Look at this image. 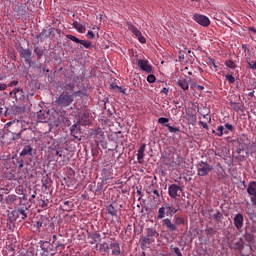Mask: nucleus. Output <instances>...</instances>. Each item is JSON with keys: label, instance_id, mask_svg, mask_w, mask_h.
<instances>
[{"label": "nucleus", "instance_id": "13", "mask_svg": "<svg viewBox=\"0 0 256 256\" xmlns=\"http://www.w3.org/2000/svg\"><path fill=\"white\" fill-rule=\"evenodd\" d=\"M146 236L155 243V239H159V232L155 228H147Z\"/></svg>", "mask_w": 256, "mask_h": 256}, {"label": "nucleus", "instance_id": "37", "mask_svg": "<svg viewBox=\"0 0 256 256\" xmlns=\"http://www.w3.org/2000/svg\"><path fill=\"white\" fill-rule=\"evenodd\" d=\"M206 234L213 237V235H217V230H215L213 227H208L206 228Z\"/></svg>", "mask_w": 256, "mask_h": 256}, {"label": "nucleus", "instance_id": "57", "mask_svg": "<svg viewBox=\"0 0 256 256\" xmlns=\"http://www.w3.org/2000/svg\"><path fill=\"white\" fill-rule=\"evenodd\" d=\"M38 221H40V223H47L49 221V218L47 216H40V219Z\"/></svg>", "mask_w": 256, "mask_h": 256}, {"label": "nucleus", "instance_id": "16", "mask_svg": "<svg viewBox=\"0 0 256 256\" xmlns=\"http://www.w3.org/2000/svg\"><path fill=\"white\" fill-rule=\"evenodd\" d=\"M147 147V144H142L137 152V161L138 163H143V159L145 157V149Z\"/></svg>", "mask_w": 256, "mask_h": 256}, {"label": "nucleus", "instance_id": "3", "mask_svg": "<svg viewBox=\"0 0 256 256\" xmlns=\"http://www.w3.org/2000/svg\"><path fill=\"white\" fill-rule=\"evenodd\" d=\"M75 101V95L69 94L67 91H63L59 97L56 99L57 105L59 107H69Z\"/></svg>", "mask_w": 256, "mask_h": 256}, {"label": "nucleus", "instance_id": "58", "mask_svg": "<svg viewBox=\"0 0 256 256\" xmlns=\"http://www.w3.org/2000/svg\"><path fill=\"white\" fill-rule=\"evenodd\" d=\"M86 37L88 39H93L95 37V34L93 33V31L89 30L86 34Z\"/></svg>", "mask_w": 256, "mask_h": 256}, {"label": "nucleus", "instance_id": "64", "mask_svg": "<svg viewBox=\"0 0 256 256\" xmlns=\"http://www.w3.org/2000/svg\"><path fill=\"white\" fill-rule=\"evenodd\" d=\"M133 35H135L136 37H141V32L139 31V29L136 28V30H134V32H132Z\"/></svg>", "mask_w": 256, "mask_h": 256}, {"label": "nucleus", "instance_id": "35", "mask_svg": "<svg viewBox=\"0 0 256 256\" xmlns=\"http://www.w3.org/2000/svg\"><path fill=\"white\" fill-rule=\"evenodd\" d=\"M247 64L250 69L256 71V60L247 59Z\"/></svg>", "mask_w": 256, "mask_h": 256}, {"label": "nucleus", "instance_id": "43", "mask_svg": "<svg viewBox=\"0 0 256 256\" xmlns=\"http://www.w3.org/2000/svg\"><path fill=\"white\" fill-rule=\"evenodd\" d=\"M66 37L70 40L73 41L74 43H80L81 40L77 37H75L74 35L71 34H67Z\"/></svg>", "mask_w": 256, "mask_h": 256}, {"label": "nucleus", "instance_id": "40", "mask_svg": "<svg viewBox=\"0 0 256 256\" xmlns=\"http://www.w3.org/2000/svg\"><path fill=\"white\" fill-rule=\"evenodd\" d=\"M165 127H167V129H168V131L170 133H177V132H179V128L173 127V126H171L169 124H165Z\"/></svg>", "mask_w": 256, "mask_h": 256}, {"label": "nucleus", "instance_id": "2", "mask_svg": "<svg viewBox=\"0 0 256 256\" xmlns=\"http://www.w3.org/2000/svg\"><path fill=\"white\" fill-rule=\"evenodd\" d=\"M29 217V208L28 207H18L8 213V219L12 221H17V219H22L25 221Z\"/></svg>", "mask_w": 256, "mask_h": 256}, {"label": "nucleus", "instance_id": "41", "mask_svg": "<svg viewBox=\"0 0 256 256\" xmlns=\"http://www.w3.org/2000/svg\"><path fill=\"white\" fill-rule=\"evenodd\" d=\"M16 196L15 195H8L6 197V203L9 205L11 203H15Z\"/></svg>", "mask_w": 256, "mask_h": 256}, {"label": "nucleus", "instance_id": "52", "mask_svg": "<svg viewBox=\"0 0 256 256\" xmlns=\"http://www.w3.org/2000/svg\"><path fill=\"white\" fill-rule=\"evenodd\" d=\"M156 80H157V78H156L155 75H153V74H150V75H148V77H147L148 83H155Z\"/></svg>", "mask_w": 256, "mask_h": 256}, {"label": "nucleus", "instance_id": "49", "mask_svg": "<svg viewBox=\"0 0 256 256\" xmlns=\"http://www.w3.org/2000/svg\"><path fill=\"white\" fill-rule=\"evenodd\" d=\"M35 227H37V229H41V227H47V222H40L39 220L36 221L35 223Z\"/></svg>", "mask_w": 256, "mask_h": 256}, {"label": "nucleus", "instance_id": "19", "mask_svg": "<svg viewBox=\"0 0 256 256\" xmlns=\"http://www.w3.org/2000/svg\"><path fill=\"white\" fill-rule=\"evenodd\" d=\"M109 247L110 245L107 244V242H103L101 244H96V249L100 251V253H109Z\"/></svg>", "mask_w": 256, "mask_h": 256}, {"label": "nucleus", "instance_id": "48", "mask_svg": "<svg viewBox=\"0 0 256 256\" xmlns=\"http://www.w3.org/2000/svg\"><path fill=\"white\" fill-rule=\"evenodd\" d=\"M63 122V117L58 116L57 120L53 122L54 127H59L61 123Z\"/></svg>", "mask_w": 256, "mask_h": 256}, {"label": "nucleus", "instance_id": "36", "mask_svg": "<svg viewBox=\"0 0 256 256\" xmlns=\"http://www.w3.org/2000/svg\"><path fill=\"white\" fill-rule=\"evenodd\" d=\"M225 65L229 69H236L237 68V65L235 64V62H233V60H226Z\"/></svg>", "mask_w": 256, "mask_h": 256}, {"label": "nucleus", "instance_id": "31", "mask_svg": "<svg viewBox=\"0 0 256 256\" xmlns=\"http://www.w3.org/2000/svg\"><path fill=\"white\" fill-rule=\"evenodd\" d=\"M102 176H103L104 181H109V179H113V176H111V171H109L107 169H104L102 171Z\"/></svg>", "mask_w": 256, "mask_h": 256}, {"label": "nucleus", "instance_id": "27", "mask_svg": "<svg viewBox=\"0 0 256 256\" xmlns=\"http://www.w3.org/2000/svg\"><path fill=\"white\" fill-rule=\"evenodd\" d=\"M90 237H91V239H93V241L90 242L91 245H95V243L101 242V235L99 233H97V232L92 233L90 235Z\"/></svg>", "mask_w": 256, "mask_h": 256}, {"label": "nucleus", "instance_id": "51", "mask_svg": "<svg viewBox=\"0 0 256 256\" xmlns=\"http://www.w3.org/2000/svg\"><path fill=\"white\" fill-rule=\"evenodd\" d=\"M158 123H159L160 125H165V123H169V118L160 117V118L158 119Z\"/></svg>", "mask_w": 256, "mask_h": 256}, {"label": "nucleus", "instance_id": "55", "mask_svg": "<svg viewBox=\"0 0 256 256\" xmlns=\"http://www.w3.org/2000/svg\"><path fill=\"white\" fill-rule=\"evenodd\" d=\"M138 41L140 43H147V39L143 36L142 33L140 34V36H138Z\"/></svg>", "mask_w": 256, "mask_h": 256}, {"label": "nucleus", "instance_id": "10", "mask_svg": "<svg viewBox=\"0 0 256 256\" xmlns=\"http://www.w3.org/2000/svg\"><path fill=\"white\" fill-rule=\"evenodd\" d=\"M245 223V218L243 214L238 213L234 216V226L236 227L237 231H241L243 229V225Z\"/></svg>", "mask_w": 256, "mask_h": 256}, {"label": "nucleus", "instance_id": "62", "mask_svg": "<svg viewBox=\"0 0 256 256\" xmlns=\"http://www.w3.org/2000/svg\"><path fill=\"white\" fill-rule=\"evenodd\" d=\"M199 125H201V127H203V129H209V125H207V123H205L203 121H199Z\"/></svg>", "mask_w": 256, "mask_h": 256}, {"label": "nucleus", "instance_id": "15", "mask_svg": "<svg viewBox=\"0 0 256 256\" xmlns=\"http://www.w3.org/2000/svg\"><path fill=\"white\" fill-rule=\"evenodd\" d=\"M109 249L112 251V255L119 256L121 255V246L118 242H112L109 246Z\"/></svg>", "mask_w": 256, "mask_h": 256}, {"label": "nucleus", "instance_id": "4", "mask_svg": "<svg viewBox=\"0 0 256 256\" xmlns=\"http://www.w3.org/2000/svg\"><path fill=\"white\" fill-rule=\"evenodd\" d=\"M196 169H197V176L198 177H207V175H209L210 172L213 171V166H211L207 162L200 161L196 165Z\"/></svg>", "mask_w": 256, "mask_h": 256}, {"label": "nucleus", "instance_id": "29", "mask_svg": "<svg viewBox=\"0 0 256 256\" xmlns=\"http://www.w3.org/2000/svg\"><path fill=\"white\" fill-rule=\"evenodd\" d=\"M140 243L142 247H146V245H151V243H154L152 239L148 238L147 236H143L140 239Z\"/></svg>", "mask_w": 256, "mask_h": 256}, {"label": "nucleus", "instance_id": "24", "mask_svg": "<svg viewBox=\"0 0 256 256\" xmlns=\"http://www.w3.org/2000/svg\"><path fill=\"white\" fill-rule=\"evenodd\" d=\"M217 133L216 135L218 137H223V135H229V131L227 130V128L223 125H220L218 128H217Z\"/></svg>", "mask_w": 256, "mask_h": 256}, {"label": "nucleus", "instance_id": "59", "mask_svg": "<svg viewBox=\"0 0 256 256\" xmlns=\"http://www.w3.org/2000/svg\"><path fill=\"white\" fill-rule=\"evenodd\" d=\"M42 185H51V179L49 178H44L42 180Z\"/></svg>", "mask_w": 256, "mask_h": 256}, {"label": "nucleus", "instance_id": "30", "mask_svg": "<svg viewBox=\"0 0 256 256\" xmlns=\"http://www.w3.org/2000/svg\"><path fill=\"white\" fill-rule=\"evenodd\" d=\"M185 223V218L183 216H175L174 217V225L179 227V225H183Z\"/></svg>", "mask_w": 256, "mask_h": 256}, {"label": "nucleus", "instance_id": "21", "mask_svg": "<svg viewBox=\"0 0 256 256\" xmlns=\"http://www.w3.org/2000/svg\"><path fill=\"white\" fill-rule=\"evenodd\" d=\"M27 129H22L19 133H13L11 130L6 131V135H9L11 133L12 141H19L21 139V135L23 134V131H26Z\"/></svg>", "mask_w": 256, "mask_h": 256}, {"label": "nucleus", "instance_id": "32", "mask_svg": "<svg viewBox=\"0 0 256 256\" xmlns=\"http://www.w3.org/2000/svg\"><path fill=\"white\" fill-rule=\"evenodd\" d=\"M53 32V29L50 28L48 31L47 30H43L40 34H39V37H42V38H47V37H51V33Z\"/></svg>", "mask_w": 256, "mask_h": 256}, {"label": "nucleus", "instance_id": "20", "mask_svg": "<svg viewBox=\"0 0 256 256\" xmlns=\"http://www.w3.org/2000/svg\"><path fill=\"white\" fill-rule=\"evenodd\" d=\"M183 91H189V82L186 79H179L176 83Z\"/></svg>", "mask_w": 256, "mask_h": 256}, {"label": "nucleus", "instance_id": "34", "mask_svg": "<svg viewBox=\"0 0 256 256\" xmlns=\"http://www.w3.org/2000/svg\"><path fill=\"white\" fill-rule=\"evenodd\" d=\"M213 219L217 222V223H221V219H223V213H221L220 211H218L217 213H215L213 215Z\"/></svg>", "mask_w": 256, "mask_h": 256}, {"label": "nucleus", "instance_id": "7", "mask_svg": "<svg viewBox=\"0 0 256 256\" xmlns=\"http://www.w3.org/2000/svg\"><path fill=\"white\" fill-rule=\"evenodd\" d=\"M193 19L194 21H196V23H198L199 25H202V27H209V25H211V21L205 15L195 14L193 16Z\"/></svg>", "mask_w": 256, "mask_h": 256}, {"label": "nucleus", "instance_id": "42", "mask_svg": "<svg viewBox=\"0 0 256 256\" xmlns=\"http://www.w3.org/2000/svg\"><path fill=\"white\" fill-rule=\"evenodd\" d=\"M171 251H174V253L177 256H183V254L181 253V249H179V247H174L173 245L170 246Z\"/></svg>", "mask_w": 256, "mask_h": 256}, {"label": "nucleus", "instance_id": "26", "mask_svg": "<svg viewBox=\"0 0 256 256\" xmlns=\"http://www.w3.org/2000/svg\"><path fill=\"white\" fill-rule=\"evenodd\" d=\"M106 211L108 215H111L112 217H117V208L113 206V204H110L106 207Z\"/></svg>", "mask_w": 256, "mask_h": 256}, {"label": "nucleus", "instance_id": "6", "mask_svg": "<svg viewBox=\"0 0 256 256\" xmlns=\"http://www.w3.org/2000/svg\"><path fill=\"white\" fill-rule=\"evenodd\" d=\"M18 52L20 53V57H22V59H24L26 65H28L29 67H31V57L33 55V52H31L30 49H25L23 47H20L18 49Z\"/></svg>", "mask_w": 256, "mask_h": 256}, {"label": "nucleus", "instance_id": "11", "mask_svg": "<svg viewBox=\"0 0 256 256\" xmlns=\"http://www.w3.org/2000/svg\"><path fill=\"white\" fill-rule=\"evenodd\" d=\"M42 251H44V253H49V255H55V251H57L58 248L55 247V245L49 242H44L41 246Z\"/></svg>", "mask_w": 256, "mask_h": 256}, {"label": "nucleus", "instance_id": "47", "mask_svg": "<svg viewBox=\"0 0 256 256\" xmlns=\"http://www.w3.org/2000/svg\"><path fill=\"white\" fill-rule=\"evenodd\" d=\"M80 123H82V125H84V127H87V125H91V120L89 119H84L83 117L80 118Z\"/></svg>", "mask_w": 256, "mask_h": 256}, {"label": "nucleus", "instance_id": "44", "mask_svg": "<svg viewBox=\"0 0 256 256\" xmlns=\"http://www.w3.org/2000/svg\"><path fill=\"white\" fill-rule=\"evenodd\" d=\"M79 44L83 45V47H85V49H90L91 48V42H89V41L80 40Z\"/></svg>", "mask_w": 256, "mask_h": 256}, {"label": "nucleus", "instance_id": "28", "mask_svg": "<svg viewBox=\"0 0 256 256\" xmlns=\"http://www.w3.org/2000/svg\"><path fill=\"white\" fill-rule=\"evenodd\" d=\"M13 165L18 167V169H23L25 167V162L23 161V158H16V160L13 161Z\"/></svg>", "mask_w": 256, "mask_h": 256}, {"label": "nucleus", "instance_id": "38", "mask_svg": "<svg viewBox=\"0 0 256 256\" xmlns=\"http://www.w3.org/2000/svg\"><path fill=\"white\" fill-rule=\"evenodd\" d=\"M17 93H23V89L14 88L13 91L10 92L11 97H15L17 99Z\"/></svg>", "mask_w": 256, "mask_h": 256}, {"label": "nucleus", "instance_id": "8", "mask_svg": "<svg viewBox=\"0 0 256 256\" xmlns=\"http://www.w3.org/2000/svg\"><path fill=\"white\" fill-rule=\"evenodd\" d=\"M89 135L93 139H98V141H101V142L105 140V132H103V129L101 128L90 130Z\"/></svg>", "mask_w": 256, "mask_h": 256}, {"label": "nucleus", "instance_id": "50", "mask_svg": "<svg viewBox=\"0 0 256 256\" xmlns=\"http://www.w3.org/2000/svg\"><path fill=\"white\" fill-rule=\"evenodd\" d=\"M224 127L226 128V131H230L231 133H233V131H235V126H233V125H231V124H229V123H226L225 125H224Z\"/></svg>", "mask_w": 256, "mask_h": 256}, {"label": "nucleus", "instance_id": "18", "mask_svg": "<svg viewBox=\"0 0 256 256\" xmlns=\"http://www.w3.org/2000/svg\"><path fill=\"white\" fill-rule=\"evenodd\" d=\"M247 193L250 197L256 195V181H252L248 184Z\"/></svg>", "mask_w": 256, "mask_h": 256}, {"label": "nucleus", "instance_id": "63", "mask_svg": "<svg viewBox=\"0 0 256 256\" xmlns=\"http://www.w3.org/2000/svg\"><path fill=\"white\" fill-rule=\"evenodd\" d=\"M252 205L256 207V195L250 197Z\"/></svg>", "mask_w": 256, "mask_h": 256}, {"label": "nucleus", "instance_id": "9", "mask_svg": "<svg viewBox=\"0 0 256 256\" xmlns=\"http://www.w3.org/2000/svg\"><path fill=\"white\" fill-rule=\"evenodd\" d=\"M138 67L145 73H153V66L149 65V60H138Z\"/></svg>", "mask_w": 256, "mask_h": 256}, {"label": "nucleus", "instance_id": "23", "mask_svg": "<svg viewBox=\"0 0 256 256\" xmlns=\"http://www.w3.org/2000/svg\"><path fill=\"white\" fill-rule=\"evenodd\" d=\"M245 247V242H243V239H240L238 242H235L232 246V249H235L236 251H243Z\"/></svg>", "mask_w": 256, "mask_h": 256}, {"label": "nucleus", "instance_id": "22", "mask_svg": "<svg viewBox=\"0 0 256 256\" xmlns=\"http://www.w3.org/2000/svg\"><path fill=\"white\" fill-rule=\"evenodd\" d=\"M25 155H33V147L31 145L25 146L21 151L20 157H25Z\"/></svg>", "mask_w": 256, "mask_h": 256}, {"label": "nucleus", "instance_id": "45", "mask_svg": "<svg viewBox=\"0 0 256 256\" xmlns=\"http://www.w3.org/2000/svg\"><path fill=\"white\" fill-rule=\"evenodd\" d=\"M63 89H65V91H73V89H75V85L74 84H71V83H69V84H64V86H63Z\"/></svg>", "mask_w": 256, "mask_h": 256}, {"label": "nucleus", "instance_id": "54", "mask_svg": "<svg viewBox=\"0 0 256 256\" xmlns=\"http://www.w3.org/2000/svg\"><path fill=\"white\" fill-rule=\"evenodd\" d=\"M127 27H128V30L131 31V33H133L134 30L137 29V27H135V25H133L132 23H127Z\"/></svg>", "mask_w": 256, "mask_h": 256}, {"label": "nucleus", "instance_id": "1", "mask_svg": "<svg viewBox=\"0 0 256 256\" xmlns=\"http://www.w3.org/2000/svg\"><path fill=\"white\" fill-rule=\"evenodd\" d=\"M179 208L175 207L173 204L166 203L164 206L160 207L158 209V215L156 216V219L159 221L161 219H165V215L167 217H173L176 213H178Z\"/></svg>", "mask_w": 256, "mask_h": 256}, {"label": "nucleus", "instance_id": "17", "mask_svg": "<svg viewBox=\"0 0 256 256\" xmlns=\"http://www.w3.org/2000/svg\"><path fill=\"white\" fill-rule=\"evenodd\" d=\"M79 131H81V125L79 123L73 124L70 127V133L72 135V137H75V139H79Z\"/></svg>", "mask_w": 256, "mask_h": 256}, {"label": "nucleus", "instance_id": "5", "mask_svg": "<svg viewBox=\"0 0 256 256\" xmlns=\"http://www.w3.org/2000/svg\"><path fill=\"white\" fill-rule=\"evenodd\" d=\"M52 243L53 245H55L56 249H60L61 251H63V249H65V246L67 245V243L65 242V239L63 238V235L61 234L53 235Z\"/></svg>", "mask_w": 256, "mask_h": 256}, {"label": "nucleus", "instance_id": "39", "mask_svg": "<svg viewBox=\"0 0 256 256\" xmlns=\"http://www.w3.org/2000/svg\"><path fill=\"white\" fill-rule=\"evenodd\" d=\"M34 53L37 55L38 59H41L43 57V49L39 47L34 48Z\"/></svg>", "mask_w": 256, "mask_h": 256}, {"label": "nucleus", "instance_id": "53", "mask_svg": "<svg viewBox=\"0 0 256 256\" xmlns=\"http://www.w3.org/2000/svg\"><path fill=\"white\" fill-rule=\"evenodd\" d=\"M149 195H155L153 196L154 199H159V191L158 190H152L148 192Z\"/></svg>", "mask_w": 256, "mask_h": 256}, {"label": "nucleus", "instance_id": "60", "mask_svg": "<svg viewBox=\"0 0 256 256\" xmlns=\"http://www.w3.org/2000/svg\"><path fill=\"white\" fill-rule=\"evenodd\" d=\"M71 202L70 201H65L64 202V207H67L66 209H65V211H69V209H71Z\"/></svg>", "mask_w": 256, "mask_h": 256}, {"label": "nucleus", "instance_id": "25", "mask_svg": "<svg viewBox=\"0 0 256 256\" xmlns=\"http://www.w3.org/2000/svg\"><path fill=\"white\" fill-rule=\"evenodd\" d=\"M73 28L76 29V31H78V33H85V25L75 21L72 24Z\"/></svg>", "mask_w": 256, "mask_h": 256}, {"label": "nucleus", "instance_id": "61", "mask_svg": "<svg viewBox=\"0 0 256 256\" xmlns=\"http://www.w3.org/2000/svg\"><path fill=\"white\" fill-rule=\"evenodd\" d=\"M18 84H19V81L13 80L12 82H10V83L8 84V87H15V86L18 85Z\"/></svg>", "mask_w": 256, "mask_h": 256}, {"label": "nucleus", "instance_id": "46", "mask_svg": "<svg viewBox=\"0 0 256 256\" xmlns=\"http://www.w3.org/2000/svg\"><path fill=\"white\" fill-rule=\"evenodd\" d=\"M225 79H226V81H228V83H231V84L235 83V78L231 74H226Z\"/></svg>", "mask_w": 256, "mask_h": 256}, {"label": "nucleus", "instance_id": "12", "mask_svg": "<svg viewBox=\"0 0 256 256\" xmlns=\"http://www.w3.org/2000/svg\"><path fill=\"white\" fill-rule=\"evenodd\" d=\"M162 226L167 228L168 231H177L178 227L175 223H173V221H171L170 218H163L162 220Z\"/></svg>", "mask_w": 256, "mask_h": 256}, {"label": "nucleus", "instance_id": "14", "mask_svg": "<svg viewBox=\"0 0 256 256\" xmlns=\"http://www.w3.org/2000/svg\"><path fill=\"white\" fill-rule=\"evenodd\" d=\"M181 191V187H179L177 184H172L168 188V194L172 199H175L177 197V193Z\"/></svg>", "mask_w": 256, "mask_h": 256}, {"label": "nucleus", "instance_id": "56", "mask_svg": "<svg viewBox=\"0 0 256 256\" xmlns=\"http://www.w3.org/2000/svg\"><path fill=\"white\" fill-rule=\"evenodd\" d=\"M192 87H194V88L197 89L198 91H203V89H205L204 86H201V85L196 84V83H194V84L192 85Z\"/></svg>", "mask_w": 256, "mask_h": 256}, {"label": "nucleus", "instance_id": "33", "mask_svg": "<svg viewBox=\"0 0 256 256\" xmlns=\"http://www.w3.org/2000/svg\"><path fill=\"white\" fill-rule=\"evenodd\" d=\"M175 165H177L178 167H183L185 165V159L181 156H177L175 160Z\"/></svg>", "mask_w": 256, "mask_h": 256}]
</instances>
